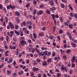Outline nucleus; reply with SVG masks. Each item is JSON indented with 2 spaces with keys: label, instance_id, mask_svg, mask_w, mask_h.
Masks as SVG:
<instances>
[{
  "label": "nucleus",
  "instance_id": "nucleus-11",
  "mask_svg": "<svg viewBox=\"0 0 77 77\" xmlns=\"http://www.w3.org/2000/svg\"><path fill=\"white\" fill-rule=\"evenodd\" d=\"M15 15H17V16H18V17L20 16V12L16 11L15 12Z\"/></svg>",
  "mask_w": 77,
  "mask_h": 77
},
{
  "label": "nucleus",
  "instance_id": "nucleus-51",
  "mask_svg": "<svg viewBox=\"0 0 77 77\" xmlns=\"http://www.w3.org/2000/svg\"><path fill=\"white\" fill-rule=\"evenodd\" d=\"M47 75L48 76V77H51V74H50L48 73H47Z\"/></svg>",
  "mask_w": 77,
  "mask_h": 77
},
{
  "label": "nucleus",
  "instance_id": "nucleus-48",
  "mask_svg": "<svg viewBox=\"0 0 77 77\" xmlns=\"http://www.w3.org/2000/svg\"><path fill=\"white\" fill-rule=\"evenodd\" d=\"M5 3L6 4H8V3H9V0H5Z\"/></svg>",
  "mask_w": 77,
  "mask_h": 77
},
{
  "label": "nucleus",
  "instance_id": "nucleus-14",
  "mask_svg": "<svg viewBox=\"0 0 77 77\" xmlns=\"http://www.w3.org/2000/svg\"><path fill=\"white\" fill-rule=\"evenodd\" d=\"M44 33L42 32H41L38 33V36H44Z\"/></svg>",
  "mask_w": 77,
  "mask_h": 77
},
{
  "label": "nucleus",
  "instance_id": "nucleus-2",
  "mask_svg": "<svg viewBox=\"0 0 77 77\" xmlns=\"http://www.w3.org/2000/svg\"><path fill=\"white\" fill-rule=\"evenodd\" d=\"M51 15L52 18L54 20V25L55 26H56V20L54 19H55V15H54V14H51Z\"/></svg>",
  "mask_w": 77,
  "mask_h": 77
},
{
  "label": "nucleus",
  "instance_id": "nucleus-53",
  "mask_svg": "<svg viewBox=\"0 0 77 77\" xmlns=\"http://www.w3.org/2000/svg\"><path fill=\"white\" fill-rule=\"evenodd\" d=\"M13 40L14 41H15V42H17V38H16L14 37L13 38Z\"/></svg>",
  "mask_w": 77,
  "mask_h": 77
},
{
  "label": "nucleus",
  "instance_id": "nucleus-40",
  "mask_svg": "<svg viewBox=\"0 0 77 77\" xmlns=\"http://www.w3.org/2000/svg\"><path fill=\"white\" fill-rule=\"evenodd\" d=\"M46 12L47 14H51V13H50V11L48 10H46Z\"/></svg>",
  "mask_w": 77,
  "mask_h": 77
},
{
  "label": "nucleus",
  "instance_id": "nucleus-28",
  "mask_svg": "<svg viewBox=\"0 0 77 77\" xmlns=\"http://www.w3.org/2000/svg\"><path fill=\"white\" fill-rule=\"evenodd\" d=\"M6 71H7V74H8L9 75H10V74H11V71L9 70H7Z\"/></svg>",
  "mask_w": 77,
  "mask_h": 77
},
{
  "label": "nucleus",
  "instance_id": "nucleus-45",
  "mask_svg": "<svg viewBox=\"0 0 77 77\" xmlns=\"http://www.w3.org/2000/svg\"><path fill=\"white\" fill-rule=\"evenodd\" d=\"M3 9L4 10V12H5V13H6L7 12V10H6V8L3 7Z\"/></svg>",
  "mask_w": 77,
  "mask_h": 77
},
{
  "label": "nucleus",
  "instance_id": "nucleus-12",
  "mask_svg": "<svg viewBox=\"0 0 77 77\" xmlns=\"http://www.w3.org/2000/svg\"><path fill=\"white\" fill-rule=\"evenodd\" d=\"M20 25L21 27H23V26H26V22H23L22 23H21L20 24Z\"/></svg>",
  "mask_w": 77,
  "mask_h": 77
},
{
  "label": "nucleus",
  "instance_id": "nucleus-17",
  "mask_svg": "<svg viewBox=\"0 0 77 77\" xmlns=\"http://www.w3.org/2000/svg\"><path fill=\"white\" fill-rule=\"evenodd\" d=\"M16 21L17 23H19L20 21V19H19V18H18V17H16Z\"/></svg>",
  "mask_w": 77,
  "mask_h": 77
},
{
  "label": "nucleus",
  "instance_id": "nucleus-10",
  "mask_svg": "<svg viewBox=\"0 0 77 77\" xmlns=\"http://www.w3.org/2000/svg\"><path fill=\"white\" fill-rule=\"evenodd\" d=\"M49 3L51 6H53L54 5V2L52 0H50L49 1Z\"/></svg>",
  "mask_w": 77,
  "mask_h": 77
},
{
  "label": "nucleus",
  "instance_id": "nucleus-61",
  "mask_svg": "<svg viewBox=\"0 0 77 77\" xmlns=\"http://www.w3.org/2000/svg\"><path fill=\"white\" fill-rule=\"evenodd\" d=\"M36 61L37 62H41V60L39 59H37Z\"/></svg>",
  "mask_w": 77,
  "mask_h": 77
},
{
  "label": "nucleus",
  "instance_id": "nucleus-62",
  "mask_svg": "<svg viewBox=\"0 0 77 77\" xmlns=\"http://www.w3.org/2000/svg\"><path fill=\"white\" fill-rule=\"evenodd\" d=\"M28 28L29 29H30L32 28V26L31 25H29L28 26Z\"/></svg>",
  "mask_w": 77,
  "mask_h": 77
},
{
  "label": "nucleus",
  "instance_id": "nucleus-30",
  "mask_svg": "<svg viewBox=\"0 0 77 77\" xmlns=\"http://www.w3.org/2000/svg\"><path fill=\"white\" fill-rule=\"evenodd\" d=\"M60 21L61 23H63V18L62 17H60Z\"/></svg>",
  "mask_w": 77,
  "mask_h": 77
},
{
  "label": "nucleus",
  "instance_id": "nucleus-23",
  "mask_svg": "<svg viewBox=\"0 0 77 77\" xmlns=\"http://www.w3.org/2000/svg\"><path fill=\"white\" fill-rule=\"evenodd\" d=\"M51 53L50 51H49L47 54H46V56H50L51 55Z\"/></svg>",
  "mask_w": 77,
  "mask_h": 77
},
{
  "label": "nucleus",
  "instance_id": "nucleus-59",
  "mask_svg": "<svg viewBox=\"0 0 77 77\" xmlns=\"http://www.w3.org/2000/svg\"><path fill=\"white\" fill-rule=\"evenodd\" d=\"M36 10H34L33 14L34 15H35L36 14Z\"/></svg>",
  "mask_w": 77,
  "mask_h": 77
},
{
  "label": "nucleus",
  "instance_id": "nucleus-64",
  "mask_svg": "<svg viewBox=\"0 0 77 77\" xmlns=\"http://www.w3.org/2000/svg\"><path fill=\"white\" fill-rule=\"evenodd\" d=\"M73 42H75L76 44H77V40H73Z\"/></svg>",
  "mask_w": 77,
  "mask_h": 77
},
{
  "label": "nucleus",
  "instance_id": "nucleus-13",
  "mask_svg": "<svg viewBox=\"0 0 77 77\" xmlns=\"http://www.w3.org/2000/svg\"><path fill=\"white\" fill-rule=\"evenodd\" d=\"M76 58V57L75 56H73L72 59V63H74V61H75V60Z\"/></svg>",
  "mask_w": 77,
  "mask_h": 77
},
{
  "label": "nucleus",
  "instance_id": "nucleus-50",
  "mask_svg": "<svg viewBox=\"0 0 77 77\" xmlns=\"http://www.w3.org/2000/svg\"><path fill=\"white\" fill-rule=\"evenodd\" d=\"M70 17H73L74 16V14H73V13H70Z\"/></svg>",
  "mask_w": 77,
  "mask_h": 77
},
{
  "label": "nucleus",
  "instance_id": "nucleus-27",
  "mask_svg": "<svg viewBox=\"0 0 77 77\" xmlns=\"http://www.w3.org/2000/svg\"><path fill=\"white\" fill-rule=\"evenodd\" d=\"M39 7L40 8H44V5L43 4H41L39 5Z\"/></svg>",
  "mask_w": 77,
  "mask_h": 77
},
{
  "label": "nucleus",
  "instance_id": "nucleus-63",
  "mask_svg": "<svg viewBox=\"0 0 77 77\" xmlns=\"http://www.w3.org/2000/svg\"><path fill=\"white\" fill-rule=\"evenodd\" d=\"M9 60V58H6L5 60V62H8V61Z\"/></svg>",
  "mask_w": 77,
  "mask_h": 77
},
{
  "label": "nucleus",
  "instance_id": "nucleus-22",
  "mask_svg": "<svg viewBox=\"0 0 77 77\" xmlns=\"http://www.w3.org/2000/svg\"><path fill=\"white\" fill-rule=\"evenodd\" d=\"M60 6L61 8L63 9L65 8V5L63 4H60Z\"/></svg>",
  "mask_w": 77,
  "mask_h": 77
},
{
  "label": "nucleus",
  "instance_id": "nucleus-1",
  "mask_svg": "<svg viewBox=\"0 0 77 77\" xmlns=\"http://www.w3.org/2000/svg\"><path fill=\"white\" fill-rule=\"evenodd\" d=\"M10 8H11V9L13 10H14V9L15 8V5H13L12 6L11 4L8 5L7 6V9H10Z\"/></svg>",
  "mask_w": 77,
  "mask_h": 77
},
{
  "label": "nucleus",
  "instance_id": "nucleus-56",
  "mask_svg": "<svg viewBox=\"0 0 77 77\" xmlns=\"http://www.w3.org/2000/svg\"><path fill=\"white\" fill-rule=\"evenodd\" d=\"M36 51H37L38 52V54H39V55H40V54H41V53H40V52L39 51V50H37L36 49Z\"/></svg>",
  "mask_w": 77,
  "mask_h": 77
},
{
  "label": "nucleus",
  "instance_id": "nucleus-58",
  "mask_svg": "<svg viewBox=\"0 0 77 77\" xmlns=\"http://www.w3.org/2000/svg\"><path fill=\"white\" fill-rule=\"evenodd\" d=\"M54 2L56 3V5H58V2H57V0H54Z\"/></svg>",
  "mask_w": 77,
  "mask_h": 77
},
{
  "label": "nucleus",
  "instance_id": "nucleus-21",
  "mask_svg": "<svg viewBox=\"0 0 77 77\" xmlns=\"http://www.w3.org/2000/svg\"><path fill=\"white\" fill-rule=\"evenodd\" d=\"M50 10L53 12V11H55L56 10V8L55 7H53L52 8H50Z\"/></svg>",
  "mask_w": 77,
  "mask_h": 77
},
{
  "label": "nucleus",
  "instance_id": "nucleus-20",
  "mask_svg": "<svg viewBox=\"0 0 77 77\" xmlns=\"http://www.w3.org/2000/svg\"><path fill=\"white\" fill-rule=\"evenodd\" d=\"M69 28H70V29H73V25L72 24H69Z\"/></svg>",
  "mask_w": 77,
  "mask_h": 77
},
{
  "label": "nucleus",
  "instance_id": "nucleus-46",
  "mask_svg": "<svg viewBox=\"0 0 77 77\" xmlns=\"http://www.w3.org/2000/svg\"><path fill=\"white\" fill-rule=\"evenodd\" d=\"M70 74H72V73L73 72V69H71L70 70Z\"/></svg>",
  "mask_w": 77,
  "mask_h": 77
},
{
  "label": "nucleus",
  "instance_id": "nucleus-9",
  "mask_svg": "<svg viewBox=\"0 0 77 77\" xmlns=\"http://www.w3.org/2000/svg\"><path fill=\"white\" fill-rule=\"evenodd\" d=\"M33 71L34 72L35 71H39V68H36V67H34L33 68Z\"/></svg>",
  "mask_w": 77,
  "mask_h": 77
},
{
  "label": "nucleus",
  "instance_id": "nucleus-3",
  "mask_svg": "<svg viewBox=\"0 0 77 77\" xmlns=\"http://www.w3.org/2000/svg\"><path fill=\"white\" fill-rule=\"evenodd\" d=\"M20 44L22 46H24L26 44V42L24 40L21 41L20 42Z\"/></svg>",
  "mask_w": 77,
  "mask_h": 77
},
{
  "label": "nucleus",
  "instance_id": "nucleus-55",
  "mask_svg": "<svg viewBox=\"0 0 77 77\" xmlns=\"http://www.w3.org/2000/svg\"><path fill=\"white\" fill-rule=\"evenodd\" d=\"M42 77H47V75L45 73H43Z\"/></svg>",
  "mask_w": 77,
  "mask_h": 77
},
{
  "label": "nucleus",
  "instance_id": "nucleus-47",
  "mask_svg": "<svg viewBox=\"0 0 77 77\" xmlns=\"http://www.w3.org/2000/svg\"><path fill=\"white\" fill-rule=\"evenodd\" d=\"M35 50H38V48H39V45H36L35 46Z\"/></svg>",
  "mask_w": 77,
  "mask_h": 77
},
{
  "label": "nucleus",
  "instance_id": "nucleus-43",
  "mask_svg": "<svg viewBox=\"0 0 77 77\" xmlns=\"http://www.w3.org/2000/svg\"><path fill=\"white\" fill-rule=\"evenodd\" d=\"M56 56V53L54 52H53L52 53V56L54 57Z\"/></svg>",
  "mask_w": 77,
  "mask_h": 77
},
{
  "label": "nucleus",
  "instance_id": "nucleus-60",
  "mask_svg": "<svg viewBox=\"0 0 77 77\" xmlns=\"http://www.w3.org/2000/svg\"><path fill=\"white\" fill-rule=\"evenodd\" d=\"M73 33H77V31H76V30L75 29H74L73 31Z\"/></svg>",
  "mask_w": 77,
  "mask_h": 77
},
{
  "label": "nucleus",
  "instance_id": "nucleus-32",
  "mask_svg": "<svg viewBox=\"0 0 77 77\" xmlns=\"http://www.w3.org/2000/svg\"><path fill=\"white\" fill-rule=\"evenodd\" d=\"M56 26H53V31H54V32H55V31L56 30Z\"/></svg>",
  "mask_w": 77,
  "mask_h": 77
},
{
  "label": "nucleus",
  "instance_id": "nucleus-49",
  "mask_svg": "<svg viewBox=\"0 0 77 77\" xmlns=\"http://www.w3.org/2000/svg\"><path fill=\"white\" fill-rule=\"evenodd\" d=\"M46 29V28H45V27H42V30H43V31H45Z\"/></svg>",
  "mask_w": 77,
  "mask_h": 77
},
{
  "label": "nucleus",
  "instance_id": "nucleus-7",
  "mask_svg": "<svg viewBox=\"0 0 77 77\" xmlns=\"http://www.w3.org/2000/svg\"><path fill=\"white\" fill-rule=\"evenodd\" d=\"M9 53V50H7L5 52V55L6 56L8 57L9 56V54H8Z\"/></svg>",
  "mask_w": 77,
  "mask_h": 77
},
{
  "label": "nucleus",
  "instance_id": "nucleus-19",
  "mask_svg": "<svg viewBox=\"0 0 77 77\" xmlns=\"http://www.w3.org/2000/svg\"><path fill=\"white\" fill-rule=\"evenodd\" d=\"M71 44L74 48H75V47H76V44H75V43H71Z\"/></svg>",
  "mask_w": 77,
  "mask_h": 77
},
{
  "label": "nucleus",
  "instance_id": "nucleus-42",
  "mask_svg": "<svg viewBox=\"0 0 77 77\" xmlns=\"http://www.w3.org/2000/svg\"><path fill=\"white\" fill-rule=\"evenodd\" d=\"M29 6L30 4H29V3H28L27 4V5H26V8H28L29 7Z\"/></svg>",
  "mask_w": 77,
  "mask_h": 77
},
{
  "label": "nucleus",
  "instance_id": "nucleus-39",
  "mask_svg": "<svg viewBox=\"0 0 77 77\" xmlns=\"http://www.w3.org/2000/svg\"><path fill=\"white\" fill-rule=\"evenodd\" d=\"M63 58L65 60V59H67V57L66 55H65L64 56H63Z\"/></svg>",
  "mask_w": 77,
  "mask_h": 77
},
{
  "label": "nucleus",
  "instance_id": "nucleus-5",
  "mask_svg": "<svg viewBox=\"0 0 77 77\" xmlns=\"http://www.w3.org/2000/svg\"><path fill=\"white\" fill-rule=\"evenodd\" d=\"M37 14L38 16H39V15H41L43 14V11L41 10L40 11H39V12H37Z\"/></svg>",
  "mask_w": 77,
  "mask_h": 77
},
{
  "label": "nucleus",
  "instance_id": "nucleus-54",
  "mask_svg": "<svg viewBox=\"0 0 77 77\" xmlns=\"http://www.w3.org/2000/svg\"><path fill=\"white\" fill-rule=\"evenodd\" d=\"M64 24L65 26H68V24L67 22H65L64 23Z\"/></svg>",
  "mask_w": 77,
  "mask_h": 77
},
{
  "label": "nucleus",
  "instance_id": "nucleus-16",
  "mask_svg": "<svg viewBox=\"0 0 77 77\" xmlns=\"http://www.w3.org/2000/svg\"><path fill=\"white\" fill-rule=\"evenodd\" d=\"M27 50H29V52H30L32 51V48H29V46L26 47Z\"/></svg>",
  "mask_w": 77,
  "mask_h": 77
},
{
  "label": "nucleus",
  "instance_id": "nucleus-29",
  "mask_svg": "<svg viewBox=\"0 0 77 77\" xmlns=\"http://www.w3.org/2000/svg\"><path fill=\"white\" fill-rule=\"evenodd\" d=\"M33 38L34 39H36L37 38V37H36V33H33Z\"/></svg>",
  "mask_w": 77,
  "mask_h": 77
},
{
  "label": "nucleus",
  "instance_id": "nucleus-57",
  "mask_svg": "<svg viewBox=\"0 0 77 77\" xmlns=\"http://www.w3.org/2000/svg\"><path fill=\"white\" fill-rule=\"evenodd\" d=\"M31 22H30V21H27V24H28L29 25H30V24H31Z\"/></svg>",
  "mask_w": 77,
  "mask_h": 77
},
{
  "label": "nucleus",
  "instance_id": "nucleus-25",
  "mask_svg": "<svg viewBox=\"0 0 77 77\" xmlns=\"http://www.w3.org/2000/svg\"><path fill=\"white\" fill-rule=\"evenodd\" d=\"M25 33L26 34H27V35H29L30 33V32L29 30H26L25 31Z\"/></svg>",
  "mask_w": 77,
  "mask_h": 77
},
{
  "label": "nucleus",
  "instance_id": "nucleus-33",
  "mask_svg": "<svg viewBox=\"0 0 77 77\" xmlns=\"http://www.w3.org/2000/svg\"><path fill=\"white\" fill-rule=\"evenodd\" d=\"M33 4L35 5H36L37 4V1H36L35 0H34L33 1Z\"/></svg>",
  "mask_w": 77,
  "mask_h": 77
},
{
  "label": "nucleus",
  "instance_id": "nucleus-41",
  "mask_svg": "<svg viewBox=\"0 0 77 77\" xmlns=\"http://www.w3.org/2000/svg\"><path fill=\"white\" fill-rule=\"evenodd\" d=\"M57 75L58 77H61V74L60 73H58L57 74Z\"/></svg>",
  "mask_w": 77,
  "mask_h": 77
},
{
  "label": "nucleus",
  "instance_id": "nucleus-35",
  "mask_svg": "<svg viewBox=\"0 0 77 77\" xmlns=\"http://www.w3.org/2000/svg\"><path fill=\"white\" fill-rule=\"evenodd\" d=\"M2 52V53H4L5 50L3 49L0 48V52Z\"/></svg>",
  "mask_w": 77,
  "mask_h": 77
},
{
  "label": "nucleus",
  "instance_id": "nucleus-4",
  "mask_svg": "<svg viewBox=\"0 0 77 77\" xmlns=\"http://www.w3.org/2000/svg\"><path fill=\"white\" fill-rule=\"evenodd\" d=\"M9 25L10 26V28L12 29H14V25L12 24V23L11 22L9 23Z\"/></svg>",
  "mask_w": 77,
  "mask_h": 77
},
{
  "label": "nucleus",
  "instance_id": "nucleus-36",
  "mask_svg": "<svg viewBox=\"0 0 77 77\" xmlns=\"http://www.w3.org/2000/svg\"><path fill=\"white\" fill-rule=\"evenodd\" d=\"M44 53L43 52H42L40 53V55L42 56H44Z\"/></svg>",
  "mask_w": 77,
  "mask_h": 77
},
{
  "label": "nucleus",
  "instance_id": "nucleus-52",
  "mask_svg": "<svg viewBox=\"0 0 77 77\" xmlns=\"http://www.w3.org/2000/svg\"><path fill=\"white\" fill-rule=\"evenodd\" d=\"M60 34H62L63 33V30H60L59 31Z\"/></svg>",
  "mask_w": 77,
  "mask_h": 77
},
{
  "label": "nucleus",
  "instance_id": "nucleus-31",
  "mask_svg": "<svg viewBox=\"0 0 77 77\" xmlns=\"http://www.w3.org/2000/svg\"><path fill=\"white\" fill-rule=\"evenodd\" d=\"M47 61L48 63H50V62H51L52 60L51 59H48Z\"/></svg>",
  "mask_w": 77,
  "mask_h": 77
},
{
  "label": "nucleus",
  "instance_id": "nucleus-6",
  "mask_svg": "<svg viewBox=\"0 0 77 77\" xmlns=\"http://www.w3.org/2000/svg\"><path fill=\"white\" fill-rule=\"evenodd\" d=\"M61 70H65L66 72H68V69H66V67L64 66L63 67H61Z\"/></svg>",
  "mask_w": 77,
  "mask_h": 77
},
{
  "label": "nucleus",
  "instance_id": "nucleus-8",
  "mask_svg": "<svg viewBox=\"0 0 77 77\" xmlns=\"http://www.w3.org/2000/svg\"><path fill=\"white\" fill-rule=\"evenodd\" d=\"M12 62V57H11L9 59V61H7L8 63H10Z\"/></svg>",
  "mask_w": 77,
  "mask_h": 77
},
{
  "label": "nucleus",
  "instance_id": "nucleus-24",
  "mask_svg": "<svg viewBox=\"0 0 77 77\" xmlns=\"http://www.w3.org/2000/svg\"><path fill=\"white\" fill-rule=\"evenodd\" d=\"M15 33L17 35H20V32H18V31L16 30H15Z\"/></svg>",
  "mask_w": 77,
  "mask_h": 77
},
{
  "label": "nucleus",
  "instance_id": "nucleus-15",
  "mask_svg": "<svg viewBox=\"0 0 77 77\" xmlns=\"http://www.w3.org/2000/svg\"><path fill=\"white\" fill-rule=\"evenodd\" d=\"M42 65H43V66H46L47 65V61H44L43 63H42Z\"/></svg>",
  "mask_w": 77,
  "mask_h": 77
},
{
  "label": "nucleus",
  "instance_id": "nucleus-26",
  "mask_svg": "<svg viewBox=\"0 0 77 77\" xmlns=\"http://www.w3.org/2000/svg\"><path fill=\"white\" fill-rule=\"evenodd\" d=\"M49 39H50L53 40L54 39V37L53 35H50L49 36Z\"/></svg>",
  "mask_w": 77,
  "mask_h": 77
},
{
  "label": "nucleus",
  "instance_id": "nucleus-38",
  "mask_svg": "<svg viewBox=\"0 0 77 77\" xmlns=\"http://www.w3.org/2000/svg\"><path fill=\"white\" fill-rule=\"evenodd\" d=\"M71 52V50H70V49H68L67 51H66V53H67V54H68V53H70Z\"/></svg>",
  "mask_w": 77,
  "mask_h": 77
},
{
  "label": "nucleus",
  "instance_id": "nucleus-37",
  "mask_svg": "<svg viewBox=\"0 0 77 77\" xmlns=\"http://www.w3.org/2000/svg\"><path fill=\"white\" fill-rule=\"evenodd\" d=\"M73 15L74 17H75V18L77 19V14L74 13L73 14Z\"/></svg>",
  "mask_w": 77,
  "mask_h": 77
},
{
  "label": "nucleus",
  "instance_id": "nucleus-18",
  "mask_svg": "<svg viewBox=\"0 0 77 77\" xmlns=\"http://www.w3.org/2000/svg\"><path fill=\"white\" fill-rule=\"evenodd\" d=\"M23 73H24V72L22 70L21 71L18 72V74L19 75H21V74H23Z\"/></svg>",
  "mask_w": 77,
  "mask_h": 77
},
{
  "label": "nucleus",
  "instance_id": "nucleus-34",
  "mask_svg": "<svg viewBox=\"0 0 77 77\" xmlns=\"http://www.w3.org/2000/svg\"><path fill=\"white\" fill-rule=\"evenodd\" d=\"M5 19L6 20L5 21L6 23H8V21H9V19H8V18L7 17H5Z\"/></svg>",
  "mask_w": 77,
  "mask_h": 77
},
{
  "label": "nucleus",
  "instance_id": "nucleus-44",
  "mask_svg": "<svg viewBox=\"0 0 77 77\" xmlns=\"http://www.w3.org/2000/svg\"><path fill=\"white\" fill-rule=\"evenodd\" d=\"M75 64L74 63H72V65H71V67L72 68H74V67H75Z\"/></svg>",
  "mask_w": 77,
  "mask_h": 77
}]
</instances>
